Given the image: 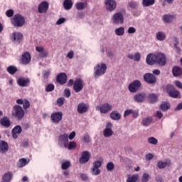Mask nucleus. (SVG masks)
Returning a JSON list of instances; mask_svg holds the SVG:
<instances>
[{"label": "nucleus", "mask_w": 182, "mask_h": 182, "mask_svg": "<svg viewBox=\"0 0 182 182\" xmlns=\"http://www.w3.org/2000/svg\"><path fill=\"white\" fill-rule=\"evenodd\" d=\"M26 23L25 17L21 14H15L11 18V23L14 28H22Z\"/></svg>", "instance_id": "f257e3e1"}, {"label": "nucleus", "mask_w": 182, "mask_h": 182, "mask_svg": "<svg viewBox=\"0 0 182 182\" xmlns=\"http://www.w3.org/2000/svg\"><path fill=\"white\" fill-rule=\"evenodd\" d=\"M12 116L17 120H22L25 117V110L21 105H16L13 107Z\"/></svg>", "instance_id": "f03ea898"}, {"label": "nucleus", "mask_w": 182, "mask_h": 182, "mask_svg": "<svg viewBox=\"0 0 182 182\" xmlns=\"http://www.w3.org/2000/svg\"><path fill=\"white\" fill-rule=\"evenodd\" d=\"M94 77H99V76H102L106 73V70H107V65L105 63L97 64L94 68Z\"/></svg>", "instance_id": "7ed1b4c3"}, {"label": "nucleus", "mask_w": 182, "mask_h": 182, "mask_svg": "<svg viewBox=\"0 0 182 182\" xmlns=\"http://www.w3.org/2000/svg\"><path fill=\"white\" fill-rule=\"evenodd\" d=\"M164 89L170 97L177 99L180 96V92H178L173 85L168 84Z\"/></svg>", "instance_id": "20e7f679"}, {"label": "nucleus", "mask_w": 182, "mask_h": 182, "mask_svg": "<svg viewBox=\"0 0 182 182\" xmlns=\"http://www.w3.org/2000/svg\"><path fill=\"white\" fill-rule=\"evenodd\" d=\"M111 21L114 25H122L124 22V16L121 12H117L112 16Z\"/></svg>", "instance_id": "39448f33"}, {"label": "nucleus", "mask_w": 182, "mask_h": 182, "mask_svg": "<svg viewBox=\"0 0 182 182\" xmlns=\"http://www.w3.org/2000/svg\"><path fill=\"white\" fill-rule=\"evenodd\" d=\"M102 167V161H95L92 163V168L90 171L92 176H99L102 171H100V168Z\"/></svg>", "instance_id": "423d86ee"}, {"label": "nucleus", "mask_w": 182, "mask_h": 182, "mask_svg": "<svg viewBox=\"0 0 182 182\" xmlns=\"http://www.w3.org/2000/svg\"><path fill=\"white\" fill-rule=\"evenodd\" d=\"M141 87V82L139 80H135L132 82H131L128 89L131 93H136Z\"/></svg>", "instance_id": "0eeeda50"}, {"label": "nucleus", "mask_w": 182, "mask_h": 182, "mask_svg": "<svg viewBox=\"0 0 182 182\" xmlns=\"http://www.w3.org/2000/svg\"><path fill=\"white\" fill-rule=\"evenodd\" d=\"M112 105L109 103H104L100 106L96 107V110L98 112H100L102 114H106L107 113H109L110 110H112Z\"/></svg>", "instance_id": "6e6552de"}, {"label": "nucleus", "mask_w": 182, "mask_h": 182, "mask_svg": "<svg viewBox=\"0 0 182 182\" xmlns=\"http://www.w3.org/2000/svg\"><path fill=\"white\" fill-rule=\"evenodd\" d=\"M105 5L109 12H113L117 8V3L114 0H105Z\"/></svg>", "instance_id": "1a4fd4ad"}, {"label": "nucleus", "mask_w": 182, "mask_h": 182, "mask_svg": "<svg viewBox=\"0 0 182 182\" xmlns=\"http://www.w3.org/2000/svg\"><path fill=\"white\" fill-rule=\"evenodd\" d=\"M73 90L75 93H79V92H82V90H83V80L77 78L74 81Z\"/></svg>", "instance_id": "9d476101"}, {"label": "nucleus", "mask_w": 182, "mask_h": 182, "mask_svg": "<svg viewBox=\"0 0 182 182\" xmlns=\"http://www.w3.org/2000/svg\"><path fill=\"white\" fill-rule=\"evenodd\" d=\"M144 80L149 85H154L157 82V78L152 73H146L144 75Z\"/></svg>", "instance_id": "9b49d317"}, {"label": "nucleus", "mask_w": 182, "mask_h": 182, "mask_svg": "<svg viewBox=\"0 0 182 182\" xmlns=\"http://www.w3.org/2000/svg\"><path fill=\"white\" fill-rule=\"evenodd\" d=\"M63 117V113L62 112H55L50 115V119L52 120L53 123H60Z\"/></svg>", "instance_id": "f8f14e48"}, {"label": "nucleus", "mask_w": 182, "mask_h": 182, "mask_svg": "<svg viewBox=\"0 0 182 182\" xmlns=\"http://www.w3.org/2000/svg\"><path fill=\"white\" fill-rule=\"evenodd\" d=\"M112 127H113V124H112L110 122H108L106 125V129H105L103 131V136L107 139L113 136V130L112 129Z\"/></svg>", "instance_id": "ddd939ff"}, {"label": "nucleus", "mask_w": 182, "mask_h": 182, "mask_svg": "<svg viewBox=\"0 0 182 182\" xmlns=\"http://www.w3.org/2000/svg\"><path fill=\"white\" fill-rule=\"evenodd\" d=\"M49 9V3L48 1H42L38 7V14H46Z\"/></svg>", "instance_id": "4468645a"}, {"label": "nucleus", "mask_w": 182, "mask_h": 182, "mask_svg": "<svg viewBox=\"0 0 182 182\" xmlns=\"http://www.w3.org/2000/svg\"><path fill=\"white\" fill-rule=\"evenodd\" d=\"M90 152L87 151H85L82 153L81 157L80 158V164H86L87 161L90 160Z\"/></svg>", "instance_id": "2eb2a0df"}, {"label": "nucleus", "mask_w": 182, "mask_h": 182, "mask_svg": "<svg viewBox=\"0 0 182 182\" xmlns=\"http://www.w3.org/2000/svg\"><path fill=\"white\" fill-rule=\"evenodd\" d=\"M156 63L159 65V66H166V55L163 53H157L156 54Z\"/></svg>", "instance_id": "dca6fc26"}, {"label": "nucleus", "mask_w": 182, "mask_h": 182, "mask_svg": "<svg viewBox=\"0 0 182 182\" xmlns=\"http://www.w3.org/2000/svg\"><path fill=\"white\" fill-rule=\"evenodd\" d=\"M31 53L27 51L22 54L21 62L22 65H28V63H31Z\"/></svg>", "instance_id": "f3484780"}, {"label": "nucleus", "mask_w": 182, "mask_h": 182, "mask_svg": "<svg viewBox=\"0 0 182 182\" xmlns=\"http://www.w3.org/2000/svg\"><path fill=\"white\" fill-rule=\"evenodd\" d=\"M56 80L59 85H65L68 82V75L65 73H61L57 75Z\"/></svg>", "instance_id": "a211bd4d"}, {"label": "nucleus", "mask_w": 182, "mask_h": 182, "mask_svg": "<svg viewBox=\"0 0 182 182\" xmlns=\"http://www.w3.org/2000/svg\"><path fill=\"white\" fill-rule=\"evenodd\" d=\"M17 83L21 87H26L29 86V83H31V80L28 77H19L17 80Z\"/></svg>", "instance_id": "6ab92c4d"}, {"label": "nucleus", "mask_w": 182, "mask_h": 182, "mask_svg": "<svg viewBox=\"0 0 182 182\" xmlns=\"http://www.w3.org/2000/svg\"><path fill=\"white\" fill-rule=\"evenodd\" d=\"M146 93L144 92H140L137 93L134 96V102H136V103H143L144 100H146Z\"/></svg>", "instance_id": "aec40b11"}, {"label": "nucleus", "mask_w": 182, "mask_h": 182, "mask_svg": "<svg viewBox=\"0 0 182 182\" xmlns=\"http://www.w3.org/2000/svg\"><path fill=\"white\" fill-rule=\"evenodd\" d=\"M13 42H16L17 43H21L23 41V34L20 32L14 33L11 36Z\"/></svg>", "instance_id": "412c9836"}, {"label": "nucleus", "mask_w": 182, "mask_h": 182, "mask_svg": "<svg viewBox=\"0 0 182 182\" xmlns=\"http://www.w3.org/2000/svg\"><path fill=\"white\" fill-rule=\"evenodd\" d=\"M87 110H89V107L85 103L81 102L77 105V112L80 114H83V113H86Z\"/></svg>", "instance_id": "4be33fe9"}, {"label": "nucleus", "mask_w": 182, "mask_h": 182, "mask_svg": "<svg viewBox=\"0 0 182 182\" xmlns=\"http://www.w3.org/2000/svg\"><path fill=\"white\" fill-rule=\"evenodd\" d=\"M58 141L64 144L65 147H67L68 144H69V136L66 134L60 135Z\"/></svg>", "instance_id": "5701e85b"}, {"label": "nucleus", "mask_w": 182, "mask_h": 182, "mask_svg": "<svg viewBox=\"0 0 182 182\" xmlns=\"http://www.w3.org/2000/svg\"><path fill=\"white\" fill-rule=\"evenodd\" d=\"M22 133V127L19 125H16L12 130L11 134L13 139H18V134Z\"/></svg>", "instance_id": "b1692460"}, {"label": "nucleus", "mask_w": 182, "mask_h": 182, "mask_svg": "<svg viewBox=\"0 0 182 182\" xmlns=\"http://www.w3.org/2000/svg\"><path fill=\"white\" fill-rule=\"evenodd\" d=\"M8 150H9L8 143L5 141H0V153L1 154H5Z\"/></svg>", "instance_id": "393cba45"}, {"label": "nucleus", "mask_w": 182, "mask_h": 182, "mask_svg": "<svg viewBox=\"0 0 182 182\" xmlns=\"http://www.w3.org/2000/svg\"><path fill=\"white\" fill-rule=\"evenodd\" d=\"M156 59H157V57L154 54H148L146 56V63L147 65H153L154 63H156Z\"/></svg>", "instance_id": "a878e982"}, {"label": "nucleus", "mask_w": 182, "mask_h": 182, "mask_svg": "<svg viewBox=\"0 0 182 182\" xmlns=\"http://www.w3.org/2000/svg\"><path fill=\"white\" fill-rule=\"evenodd\" d=\"M0 124L3 126V127H11V120L8 117H4L0 119Z\"/></svg>", "instance_id": "bb28decb"}, {"label": "nucleus", "mask_w": 182, "mask_h": 182, "mask_svg": "<svg viewBox=\"0 0 182 182\" xmlns=\"http://www.w3.org/2000/svg\"><path fill=\"white\" fill-rule=\"evenodd\" d=\"M170 166H171V160H169L166 162H164L163 161H160L157 164V167H158V168H160V170H161L163 168H166V167H170Z\"/></svg>", "instance_id": "cd10ccee"}, {"label": "nucleus", "mask_w": 182, "mask_h": 182, "mask_svg": "<svg viewBox=\"0 0 182 182\" xmlns=\"http://www.w3.org/2000/svg\"><path fill=\"white\" fill-rule=\"evenodd\" d=\"M63 5L65 11H69L73 6V1L72 0H64Z\"/></svg>", "instance_id": "c85d7f7f"}, {"label": "nucleus", "mask_w": 182, "mask_h": 182, "mask_svg": "<svg viewBox=\"0 0 182 182\" xmlns=\"http://www.w3.org/2000/svg\"><path fill=\"white\" fill-rule=\"evenodd\" d=\"M172 73H173V76H175V77L181 76L182 68L178 66L173 67L172 69Z\"/></svg>", "instance_id": "c756f323"}, {"label": "nucleus", "mask_w": 182, "mask_h": 182, "mask_svg": "<svg viewBox=\"0 0 182 182\" xmlns=\"http://www.w3.org/2000/svg\"><path fill=\"white\" fill-rule=\"evenodd\" d=\"M29 164V160L25 159V158H21L18 160V162L17 164V166L19 168H22V167H25L26 164Z\"/></svg>", "instance_id": "7c9ffc66"}, {"label": "nucleus", "mask_w": 182, "mask_h": 182, "mask_svg": "<svg viewBox=\"0 0 182 182\" xmlns=\"http://www.w3.org/2000/svg\"><path fill=\"white\" fill-rule=\"evenodd\" d=\"M110 117L112 120H120L122 119V114L117 111H113L110 114Z\"/></svg>", "instance_id": "2f4dec72"}, {"label": "nucleus", "mask_w": 182, "mask_h": 182, "mask_svg": "<svg viewBox=\"0 0 182 182\" xmlns=\"http://www.w3.org/2000/svg\"><path fill=\"white\" fill-rule=\"evenodd\" d=\"M148 100L150 103H156L159 100V97L154 93H151L148 95Z\"/></svg>", "instance_id": "473e14b6"}, {"label": "nucleus", "mask_w": 182, "mask_h": 182, "mask_svg": "<svg viewBox=\"0 0 182 182\" xmlns=\"http://www.w3.org/2000/svg\"><path fill=\"white\" fill-rule=\"evenodd\" d=\"M87 6V3H83V2H77L75 4V8L77 9V11H83L85 8Z\"/></svg>", "instance_id": "72a5a7b5"}, {"label": "nucleus", "mask_w": 182, "mask_h": 182, "mask_svg": "<svg viewBox=\"0 0 182 182\" xmlns=\"http://www.w3.org/2000/svg\"><path fill=\"white\" fill-rule=\"evenodd\" d=\"M12 172H7L3 176L2 180H4V181L6 182H11L12 181Z\"/></svg>", "instance_id": "f704fd0d"}, {"label": "nucleus", "mask_w": 182, "mask_h": 182, "mask_svg": "<svg viewBox=\"0 0 182 182\" xmlns=\"http://www.w3.org/2000/svg\"><path fill=\"white\" fill-rule=\"evenodd\" d=\"M6 70L10 75H15L18 72V68L14 65H10Z\"/></svg>", "instance_id": "c9c22d12"}, {"label": "nucleus", "mask_w": 182, "mask_h": 182, "mask_svg": "<svg viewBox=\"0 0 182 182\" xmlns=\"http://www.w3.org/2000/svg\"><path fill=\"white\" fill-rule=\"evenodd\" d=\"M176 16H171V15H164L163 17V19L166 23H170L171 22H173V19H175Z\"/></svg>", "instance_id": "e433bc0d"}, {"label": "nucleus", "mask_w": 182, "mask_h": 182, "mask_svg": "<svg viewBox=\"0 0 182 182\" xmlns=\"http://www.w3.org/2000/svg\"><path fill=\"white\" fill-rule=\"evenodd\" d=\"M166 33L163 31H159L156 35V38L157 41H165L166 40Z\"/></svg>", "instance_id": "4c0bfd02"}, {"label": "nucleus", "mask_w": 182, "mask_h": 182, "mask_svg": "<svg viewBox=\"0 0 182 182\" xmlns=\"http://www.w3.org/2000/svg\"><path fill=\"white\" fill-rule=\"evenodd\" d=\"M156 4V0H142V6L147 7L151 6Z\"/></svg>", "instance_id": "58836bf2"}, {"label": "nucleus", "mask_w": 182, "mask_h": 182, "mask_svg": "<svg viewBox=\"0 0 182 182\" xmlns=\"http://www.w3.org/2000/svg\"><path fill=\"white\" fill-rule=\"evenodd\" d=\"M115 35L117 36H123L124 35V27H119L115 29L114 31Z\"/></svg>", "instance_id": "ea45409f"}, {"label": "nucleus", "mask_w": 182, "mask_h": 182, "mask_svg": "<svg viewBox=\"0 0 182 182\" xmlns=\"http://www.w3.org/2000/svg\"><path fill=\"white\" fill-rule=\"evenodd\" d=\"M160 109L164 112H167L170 109V104L167 102H162L160 105Z\"/></svg>", "instance_id": "a19ab883"}, {"label": "nucleus", "mask_w": 182, "mask_h": 182, "mask_svg": "<svg viewBox=\"0 0 182 182\" xmlns=\"http://www.w3.org/2000/svg\"><path fill=\"white\" fill-rule=\"evenodd\" d=\"M137 180H139V175L134 174L127 178V182H136Z\"/></svg>", "instance_id": "79ce46f5"}, {"label": "nucleus", "mask_w": 182, "mask_h": 182, "mask_svg": "<svg viewBox=\"0 0 182 182\" xmlns=\"http://www.w3.org/2000/svg\"><path fill=\"white\" fill-rule=\"evenodd\" d=\"M72 164H70V161H65L61 164V168L62 170H68V168H70Z\"/></svg>", "instance_id": "37998d69"}, {"label": "nucleus", "mask_w": 182, "mask_h": 182, "mask_svg": "<svg viewBox=\"0 0 182 182\" xmlns=\"http://www.w3.org/2000/svg\"><path fill=\"white\" fill-rule=\"evenodd\" d=\"M148 143H149V144H154V146H157L159 140H157L154 136H151L148 138Z\"/></svg>", "instance_id": "c03bdc74"}, {"label": "nucleus", "mask_w": 182, "mask_h": 182, "mask_svg": "<svg viewBox=\"0 0 182 182\" xmlns=\"http://www.w3.org/2000/svg\"><path fill=\"white\" fill-rule=\"evenodd\" d=\"M150 181V175L147 173H144L141 177V182H149Z\"/></svg>", "instance_id": "a18cd8bd"}, {"label": "nucleus", "mask_w": 182, "mask_h": 182, "mask_svg": "<svg viewBox=\"0 0 182 182\" xmlns=\"http://www.w3.org/2000/svg\"><path fill=\"white\" fill-rule=\"evenodd\" d=\"M153 119L151 117H147L142 120V124L144 126H149L152 122Z\"/></svg>", "instance_id": "49530a36"}, {"label": "nucleus", "mask_w": 182, "mask_h": 182, "mask_svg": "<svg viewBox=\"0 0 182 182\" xmlns=\"http://www.w3.org/2000/svg\"><path fill=\"white\" fill-rule=\"evenodd\" d=\"M106 168L107 171H113V170H114V164H113V162H108Z\"/></svg>", "instance_id": "de8ad7c7"}, {"label": "nucleus", "mask_w": 182, "mask_h": 182, "mask_svg": "<svg viewBox=\"0 0 182 182\" xmlns=\"http://www.w3.org/2000/svg\"><path fill=\"white\" fill-rule=\"evenodd\" d=\"M23 110H28V109L31 107V102L28 100L24 99V102H23Z\"/></svg>", "instance_id": "09e8293b"}, {"label": "nucleus", "mask_w": 182, "mask_h": 182, "mask_svg": "<svg viewBox=\"0 0 182 182\" xmlns=\"http://www.w3.org/2000/svg\"><path fill=\"white\" fill-rule=\"evenodd\" d=\"M55 90V85L53 84H48L46 87V92H53Z\"/></svg>", "instance_id": "8fccbe9b"}, {"label": "nucleus", "mask_w": 182, "mask_h": 182, "mask_svg": "<svg viewBox=\"0 0 182 182\" xmlns=\"http://www.w3.org/2000/svg\"><path fill=\"white\" fill-rule=\"evenodd\" d=\"M65 105V98L64 97H60L57 100V105L59 107H62Z\"/></svg>", "instance_id": "3c124183"}, {"label": "nucleus", "mask_w": 182, "mask_h": 182, "mask_svg": "<svg viewBox=\"0 0 182 182\" xmlns=\"http://www.w3.org/2000/svg\"><path fill=\"white\" fill-rule=\"evenodd\" d=\"M92 139H90V136L89 134L84 135L82 138L83 143H90Z\"/></svg>", "instance_id": "603ef678"}, {"label": "nucleus", "mask_w": 182, "mask_h": 182, "mask_svg": "<svg viewBox=\"0 0 182 182\" xmlns=\"http://www.w3.org/2000/svg\"><path fill=\"white\" fill-rule=\"evenodd\" d=\"M76 147V142L75 141H71L68 144V150H73Z\"/></svg>", "instance_id": "864d4df0"}, {"label": "nucleus", "mask_w": 182, "mask_h": 182, "mask_svg": "<svg viewBox=\"0 0 182 182\" xmlns=\"http://www.w3.org/2000/svg\"><path fill=\"white\" fill-rule=\"evenodd\" d=\"M14 11L12 9L7 10L6 11V15L8 18H12L14 16Z\"/></svg>", "instance_id": "5fc2aeb1"}, {"label": "nucleus", "mask_w": 182, "mask_h": 182, "mask_svg": "<svg viewBox=\"0 0 182 182\" xmlns=\"http://www.w3.org/2000/svg\"><path fill=\"white\" fill-rule=\"evenodd\" d=\"M129 6L132 9H136L137 8V3L136 1H131L129 3Z\"/></svg>", "instance_id": "6e6d98bb"}, {"label": "nucleus", "mask_w": 182, "mask_h": 182, "mask_svg": "<svg viewBox=\"0 0 182 182\" xmlns=\"http://www.w3.org/2000/svg\"><path fill=\"white\" fill-rule=\"evenodd\" d=\"M133 109H127L124 112V117H127V116H130V114H132Z\"/></svg>", "instance_id": "4d7b16f0"}, {"label": "nucleus", "mask_w": 182, "mask_h": 182, "mask_svg": "<svg viewBox=\"0 0 182 182\" xmlns=\"http://www.w3.org/2000/svg\"><path fill=\"white\" fill-rule=\"evenodd\" d=\"M21 147H28L29 146V140H24L21 144Z\"/></svg>", "instance_id": "13d9d810"}, {"label": "nucleus", "mask_w": 182, "mask_h": 182, "mask_svg": "<svg viewBox=\"0 0 182 182\" xmlns=\"http://www.w3.org/2000/svg\"><path fill=\"white\" fill-rule=\"evenodd\" d=\"M134 60L135 62H140V53H135L134 56Z\"/></svg>", "instance_id": "bf43d9fd"}, {"label": "nucleus", "mask_w": 182, "mask_h": 182, "mask_svg": "<svg viewBox=\"0 0 182 182\" xmlns=\"http://www.w3.org/2000/svg\"><path fill=\"white\" fill-rule=\"evenodd\" d=\"M65 18H60L57 21L56 25H62V23H65Z\"/></svg>", "instance_id": "052dcab7"}, {"label": "nucleus", "mask_w": 182, "mask_h": 182, "mask_svg": "<svg viewBox=\"0 0 182 182\" xmlns=\"http://www.w3.org/2000/svg\"><path fill=\"white\" fill-rule=\"evenodd\" d=\"M75 56V52L73 50H70L68 54H67V58L68 59H73V57Z\"/></svg>", "instance_id": "680f3d73"}, {"label": "nucleus", "mask_w": 182, "mask_h": 182, "mask_svg": "<svg viewBox=\"0 0 182 182\" xmlns=\"http://www.w3.org/2000/svg\"><path fill=\"white\" fill-rule=\"evenodd\" d=\"M127 33H129V34L136 33V28L129 27L127 30Z\"/></svg>", "instance_id": "e2e57ef3"}, {"label": "nucleus", "mask_w": 182, "mask_h": 182, "mask_svg": "<svg viewBox=\"0 0 182 182\" xmlns=\"http://www.w3.org/2000/svg\"><path fill=\"white\" fill-rule=\"evenodd\" d=\"M80 178L83 181H87V180H89V178L87 177V175L85 174V173H81L80 174Z\"/></svg>", "instance_id": "0e129e2a"}, {"label": "nucleus", "mask_w": 182, "mask_h": 182, "mask_svg": "<svg viewBox=\"0 0 182 182\" xmlns=\"http://www.w3.org/2000/svg\"><path fill=\"white\" fill-rule=\"evenodd\" d=\"M64 95L65 96V97H70V90L69 89H65L64 90Z\"/></svg>", "instance_id": "69168bd1"}, {"label": "nucleus", "mask_w": 182, "mask_h": 182, "mask_svg": "<svg viewBox=\"0 0 182 182\" xmlns=\"http://www.w3.org/2000/svg\"><path fill=\"white\" fill-rule=\"evenodd\" d=\"M36 52H38L39 53H41L42 52L45 51V48L36 46Z\"/></svg>", "instance_id": "338daca9"}, {"label": "nucleus", "mask_w": 182, "mask_h": 182, "mask_svg": "<svg viewBox=\"0 0 182 182\" xmlns=\"http://www.w3.org/2000/svg\"><path fill=\"white\" fill-rule=\"evenodd\" d=\"M175 85L176 87H178L179 89H182V83L180 81H176Z\"/></svg>", "instance_id": "774afa93"}]
</instances>
